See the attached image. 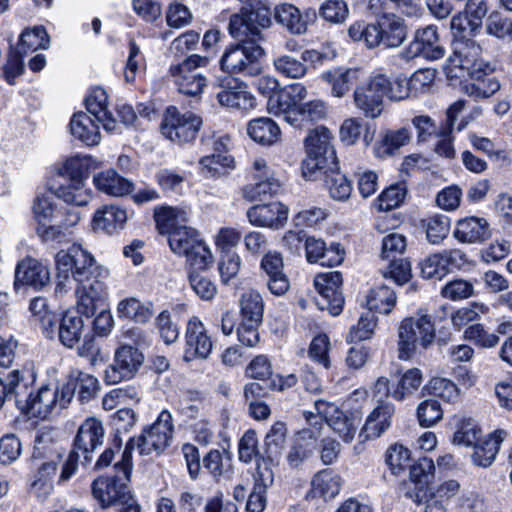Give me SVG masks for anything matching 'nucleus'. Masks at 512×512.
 <instances>
[{"label": "nucleus", "mask_w": 512, "mask_h": 512, "mask_svg": "<svg viewBox=\"0 0 512 512\" xmlns=\"http://www.w3.org/2000/svg\"><path fill=\"white\" fill-rule=\"evenodd\" d=\"M57 269L56 292L66 291L65 282L71 274L78 283L76 296L79 311L87 318L94 315L96 307L106 298L108 271L98 265L91 253L80 244H73L67 251L61 250L55 256Z\"/></svg>", "instance_id": "nucleus-1"}, {"label": "nucleus", "mask_w": 512, "mask_h": 512, "mask_svg": "<svg viewBox=\"0 0 512 512\" xmlns=\"http://www.w3.org/2000/svg\"><path fill=\"white\" fill-rule=\"evenodd\" d=\"M278 86V81L272 77H262L258 80L259 91L268 97L267 109L270 114L282 116L287 123L299 129L326 116L323 101L303 102L307 96V90L302 84L294 83L277 90Z\"/></svg>", "instance_id": "nucleus-2"}, {"label": "nucleus", "mask_w": 512, "mask_h": 512, "mask_svg": "<svg viewBox=\"0 0 512 512\" xmlns=\"http://www.w3.org/2000/svg\"><path fill=\"white\" fill-rule=\"evenodd\" d=\"M89 162V158L79 156L67 159L48 183L50 193L69 205H87L92 198L85 183L89 177Z\"/></svg>", "instance_id": "nucleus-3"}, {"label": "nucleus", "mask_w": 512, "mask_h": 512, "mask_svg": "<svg viewBox=\"0 0 512 512\" xmlns=\"http://www.w3.org/2000/svg\"><path fill=\"white\" fill-rule=\"evenodd\" d=\"M111 477H99L92 482L91 490L94 500L102 509L114 507L119 512H141V506L132 494L121 469Z\"/></svg>", "instance_id": "nucleus-4"}, {"label": "nucleus", "mask_w": 512, "mask_h": 512, "mask_svg": "<svg viewBox=\"0 0 512 512\" xmlns=\"http://www.w3.org/2000/svg\"><path fill=\"white\" fill-rule=\"evenodd\" d=\"M34 375L22 373V384L25 388L17 391L16 406L24 414L31 417L46 418L55 407H62V390L50 385L32 386Z\"/></svg>", "instance_id": "nucleus-5"}, {"label": "nucleus", "mask_w": 512, "mask_h": 512, "mask_svg": "<svg viewBox=\"0 0 512 512\" xmlns=\"http://www.w3.org/2000/svg\"><path fill=\"white\" fill-rule=\"evenodd\" d=\"M240 12L230 17L228 29L235 39L263 40L261 29L270 27L271 10L264 0H241Z\"/></svg>", "instance_id": "nucleus-6"}, {"label": "nucleus", "mask_w": 512, "mask_h": 512, "mask_svg": "<svg viewBox=\"0 0 512 512\" xmlns=\"http://www.w3.org/2000/svg\"><path fill=\"white\" fill-rule=\"evenodd\" d=\"M333 135L324 126L309 131L305 138L307 157L302 162V175L308 180L318 178V171L337 162L336 151L332 145Z\"/></svg>", "instance_id": "nucleus-7"}, {"label": "nucleus", "mask_w": 512, "mask_h": 512, "mask_svg": "<svg viewBox=\"0 0 512 512\" xmlns=\"http://www.w3.org/2000/svg\"><path fill=\"white\" fill-rule=\"evenodd\" d=\"M171 250L186 257L194 270H205L212 263V253L199 238L198 232L185 225L173 229L168 236Z\"/></svg>", "instance_id": "nucleus-8"}, {"label": "nucleus", "mask_w": 512, "mask_h": 512, "mask_svg": "<svg viewBox=\"0 0 512 512\" xmlns=\"http://www.w3.org/2000/svg\"><path fill=\"white\" fill-rule=\"evenodd\" d=\"M435 336V327L429 316L403 319L398 328L399 359H411L417 344L426 349L434 342Z\"/></svg>", "instance_id": "nucleus-9"}, {"label": "nucleus", "mask_w": 512, "mask_h": 512, "mask_svg": "<svg viewBox=\"0 0 512 512\" xmlns=\"http://www.w3.org/2000/svg\"><path fill=\"white\" fill-rule=\"evenodd\" d=\"M226 49L220 59L221 69L228 73L256 76L261 72L260 58L264 49L259 42L246 38Z\"/></svg>", "instance_id": "nucleus-10"}, {"label": "nucleus", "mask_w": 512, "mask_h": 512, "mask_svg": "<svg viewBox=\"0 0 512 512\" xmlns=\"http://www.w3.org/2000/svg\"><path fill=\"white\" fill-rule=\"evenodd\" d=\"M452 49V55L447 59L449 73L453 68H459L467 71L470 77L479 78L483 72L490 70V65L482 60V48L475 40L465 36L454 38Z\"/></svg>", "instance_id": "nucleus-11"}, {"label": "nucleus", "mask_w": 512, "mask_h": 512, "mask_svg": "<svg viewBox=\"0 0 512 512\" xmlns=\"http://www.w3.org/2000/svg\"><path fill=\"white\" fill-rule=\"evenodd\" d=\"M202 123L200 116L190 111L182 114L176 107L170 106L163 115L160 130L165 138L183 144L196 138Z\"/></svg>", "instance_id": "nucleus-12"}, {"label": "nucleus", "mask_w": 512, "mask_h": 512, "mask_svg": "<svg viewBox=\"0 0 512 512\" xmlns=\"http://www.w3.org/2000/svg\"><path fill=\"white\" fill-rule=\"evenodd\" d=\"M209 59L205 56L192 54L186 57L177 65H172L169 69L174 79L178 91L188 96L199 95L206 86V77L199 71L206 67Z\"/></svg>", "instance_id": "nucleus-13"}, {"label": "nucleus", "mask_w": 512, "mask_h": 512, "mask_svg": "<svg viewBox=\"0 0 512 512\" xmlns=\"http://www.w3.org/2000/svg\"><path fill=\"white\" fill-rule=\"evenodd\" d=\"M314 408L344 442L349 443L354 439L359 426L362 424V415L359 411L344 413L335 404L321 399L315 401Z\"/></svg>", "instance_id": "nucleus-14"}, {"label": "nucleus", "mask_w": 512, "mask_h": 512, "mask_svg": "<svg viewBox=\"0 0 512 512\" xmlns=\"http://www.w3.org/2000/svg\"><path fill=\"white\" fill-rule=\"evenodd\" d=\"M314 284L319 294L316 298L318 308L320 310H328L331 315H339L344 304V297L341 291V273L332 271L318 274L315 277Z\"/></svg>", "instance_id": "nucleus-15"}, {"label": "nucleus", "mask_w": 512, "mask_h": 512, "mask_svg": "<svg viewBox=\"0 0 512 512\" xmlns=\"http://www.w3.org/2000/svg\"><path fill=\"white\" fill-rule=\"evenodd\" d=\"M144 361L142 352L131 344L119 347L114 355L113 364L105 370V381L116 384L124 379L132 378Z\"/></svg>", "instance_id": "nucleus-16"}, {"label": "nucleus", "mask_w": 512, "mask_h": 512, "mask_svg": "<svg viewBox=\"0 0 512 512\" xmlns=\"http://www.w3.org/2000/svg\"><path fill=\"white\" fill-rule=\"evenodd\" d=\"M385 85L382 75H376L356 87L353 94L354 104L365 117L376 119L382 114L384 109L382 89L386 87Z\"/></svg>", "instance_id": "nucleus-17"}, {"label": "nucleus", "mask_w": 512, "mask_h": 512, "mask_svg": "<svg viewBox=\"0 0 512 512\" xmlns=\"http://www.w3.org/2000/svg\"><path fill=\"white\" fill-rule=\"evenodd\" d=\"M104 443L102 422L95 418H87L78 428L73 441V451L83 457L82 464L87 466L93 459L94 451Z\"/></svg>", "instance_id": "nucleus-18"}, {"label": "nucleus", "mask_w": 512, "mask_h": 512, "mask_svg": "<svg viewBox=\"0 0 512 512\" xmlns=\"http://www.w3.org/2000/svg\"><path fill=\"white\" fill-rule=\"evenodd\" d=\"M466 255L460 249L434 253L420 263L421 275L426 279H442L453 269H460L466 263Z\"/></svg>", "instance_id": "nucleus-19"}, {"label": "nucleus", "mask_w": 512, "mask_h": 512, "mask_svg": "<svg viewBox=\"0 0 512 512\" xmlns=\"http://www.w3.org/2000/svg\"><path fill=\"white\" fill-rule=\"evenodd\" d=\"M61 390L62 407H66L75 395L80 403L95 398L99 390V382L94 376L75 369L70 372Z\"/></svg>", "instance_id": "nucleus-20"}, {"label": "nucleus", "mask_w": 512, "mask_h": 512, "mask_svg": "<svg viewBox=\"0 0 512 512\" xmlns=\"http://www.w3.org/2000/svg\"><path fill=\"white\" fill-rule=\"evenodd\" d=\"M184 338V359L186 361L205 360L209 357L213 343L204 324L197 317L189 319Z\"/></svg>", "instance_id": "nucleus-21"}, {"label": "nucleus", "mask_w": 512, "mask_h": 512, "mask_svg": "<svg viewBox=\"0 0 512 512\" xmlns=\"http://www.w3.org/2000/svg\"><path fill=\"white\" fill-rule=\"evenodd\" d=\"M409 57L422 56L427 60H438L445 54L444 48L439 44L437 27L428 25L418 29L414 40L407 48Z\"/></svg>", "instance_id": "nucleus-22"}, {"label": "nucleus", "mask_w": 512, "mask_h": 512, "mask_svg": "<svg viewBox=\"0 0 512 512\" xmlns=\"http://www.w3.org/2000/svg\"><path fill=\"white\" fill-rule=\"evenodd\" d=\"M435 465L429 458H421L410 467L409 484L413 488H408L405 496L410 498L415 504H422L427 497V489L434 478Z\"/></svg>", "instance_id": "nucleus-23"}, {"label": "nucleus", "mask_w": 512, "mask_h": 512, "mask_svg": "<svg viewBox=\"0 0 512 512\" xmlns=\"http://www.w3.org/2000/svg\"><path fill=\"white\" fill-rule=\"evenodd\" d=\"M218 103L223 107L248 110L255 106L254 96L247 90V85L235 78H227L216 93Z\"/></svg>", "instance_id": "nucleus-24"}, {"label": "nucleus", "mask_w": 512, "mask_h": 512, "mask_svg": "<svg viewBox=\"0 0 512 512\" xmlns=\"http://www.w3.org/2000/svg\"><path fill=\"white\" fill-rule=\"evenodd\" d=\"M395 414V406L388 401L378 400L377 405L367 416L360 437L364 439H375L386 432L392 424Z\"/></svg>", "instance_id": "nucleus-25"}, {"label": "nucleus", "mask_w": 512, "mask_h": 512, "mask_svg": "<svg viewBox=\"0 0 512 512\" xmlns=\"http://www.w3.org/2000/svg\"><path fill=\"white\" fill-rule=\"evenodd\" d=\"M289 209L280 202L255 205L247 211L251 224L261 227L280 228L288 219Z\"/></svg>", "instance_id": "nucleus-26"}, {"label": "nucleus", "mask_w": 512, "mask_h": 512, "mask_svg": "<svg viewBox=\"0 0 512 512\" xmlns=\"http://www.w3.org/2000/svg\"><path fill=\"white\" fill-rule=\"evenodd\" d=\"M50 282V272L46 265L33 258L21 261L15 270V286L27 285L40 290Z\"/></svg>", "instance_id": "nucleus-27"}, {"label": "nucleus", "mask_w": 512, "mask_h": 512, "mask_svg": "<svg viewBox=\"0 0 512 512\" xmlns=\"http://www.w3.org/2000/svg\"><path fill=\"white\" fill-rule=\"evenodd\" d=\"M255 169L256 183L246 187L245 193L251 200L256 198H264L276 194L280 188L279 181L276 180L264 159H256L253 163Z\"/></svg>", "instance_id": "nucleus-28"}, {"label": "nucleus", "mask_w": 512, "mask_h": 512, "mask_svg": "<svg viewBox=\"0 0 512 512\" xmlns=\"http://www.w3.org/2000/svg\"><path fill=\"white\" fill-rule=\"evenodd\" d=\"M283 259L280 253L269 252L261 261V268L269 277L267 286L270 292L280 296L289 289V280L283 272Z\"/></svg>", "instance_id": "nucleus-29"}, {"label": "nucleus", "mask_w": 512, "mask_h": 512, "mask_svg": "<svg viewBox=\"0 0 512 512\" xmlns=\"http://www.w3.org/2000/svg\"><path fill=\"white\" fill-rule=\"evenodd\" d=\"M93 182L99 191L115 197L126 196L134 190L133 182L120 176L113 169L94 175Z\"/></svg>", "instance_id": "nucleus-30"}, {"label": "nucleus", "mask_w": 512, "mask_h": 512, "mask_svg": "<svg viewBox=\"0 0 512 512\" xmlns=\"http://www.w3.org/2000/svg\"><path fill=\"white\" fill-rule=\"evenodd\" d=\"M81 315H85L77 307L76 311H67L63 314L58 326V336L60 342L67 348H73L79 343L83 331L84 320Z\"/></svg>", "instance_id": "nucleus-31"}, {"label": "nucleus", "mask_w": 512, "mask_h": 512, "mask_svg": "<svg viewBox=\"0 0 512 512\" xmlns=\"http://www.w3.org/2000/svg\"><path fill=\"white\" fill-rule=\"evenodd\" d=\"M308 497L322 498L324 501L333 499L340 492L341 477L330 469L319 471L311 481Z\"/></svg>", "instance_id": "nucleus-32"}, {"label": "nucleus", "mask_w": 512, "mask_h": 512, "mask_svg": "<svg viewBox=\"0 0 512 512\" xmlns=\"http://www.w3.org/2000/svg\"><path fill=\"white\" fill-rule=\"evenodd\" d=\"M490 235L487 221L474 216L459 220L454 231V237L463 243L483 242Z\"/></svg>", "instance_id": "nucleus-33"}, {"label": "nucleus", "mask_w": 512, "mask_h": 512, "mask_svg": "<svg viewBox=\"0 0 512 512\" xmlns=\"http://www.w3.org/2000/svg\"><path fill=\"white\" fill-rule=\"evenodd\" d=\"M323 176L330 196L337 201H346L352 192V185L347 177L340 172L338 161L318 171Z\"/></svg>", "instance_id": "nucleus-34"}, {"label": "nucleus", "mask_w": 512, "mask_h": 512, "mask_svg": "<svg viewBox=\"0 0 512 512\" xmlns=\"http://www.w3.org/2000/svg\"><path fill=\"white\" fill-rule=\"evenodd\" d=\"M98 123L87 113L77 112L70 120V132L86 145H97L101 140Z\"/></svg>", "instance_id": "nucleus-35"}, {"label": "nucleus", "mask_w": 512, "mask_h": 512, "mask_svg": "<svg viewBox=\"0 0 512 512\" xmlns=\"http://www.w3.org/2000/svg\"><path fill=\"white\" fill-rule=\"evenodd\" d=\"M126 221V210L115 205H107L95 212L92 223L95 231L113 234L122 229Z\"/></svg>", "instance_id": "nucleus-36"}, {"label": "nucleus", "mask_w": 512, "mask_h": 512, "mask_svg": "<svg viewBox=\"0 0 512 512\" xmlns=\"http://www.w3.org/2000/svg\"><path fill=\"white\" fill-rule=\"evenodd\" d=\"M107 94L102 88H97L85 100L87 111L93 115L97 122L103 125L106 131H114L116 120L107 109Z\"/></svg>", "instance_id": "nucleus-37"}, {"label": "nucleus", "mask_w": 512, "mask_h": 512, "mask_svg": "<svg viewBox=\"0 0 512 512\" xmlns=\"http://www.w3.org/2000/svg\"><path fill=\"white\" fill-rule=\"evenodd\" d=\"M274 19L278 25L293 35L305 34V22L301 11L294 5L282 3L274 8Z\"/></svg>", "instance_id": "nucleus-38"}, {"label": "nucleus", "mask_w": 512, "mask_h": 512, "mask_svg": "<svg viewBox=\"0 0 512 512\" xmlns=\"http://www.w3.org/2000/svg\"><path fill=\"white\" fill-rule=\"evenodd\" d=\"M145 432L150 438V445L157 449V453L163 451L172 438L173 423L171 413L166 410L162 411L156 422L145 429Z\"/></svg>", "instance_id": "nucleus-39"}, {"label": "nucleus", "mask_w": 512, "mask_h": 512, "mask_svg": "<svg viewBox=\"0 0 512 512\" xmlns=\"http://www.w3.org/2000/svg\"><path fill=\"white\" fill-rule=\"evenodd\" d=\"M247 133L255 142L267 146L275 144L281 135L278 125L266 117L251 120L247 126Z\"/></svg>", "instance_id": "nucleus-40"}, {"label": "nucleus", "mask_w": 512, "mask_h": 512, "mask_svg": "<svg viewBox=\"0 0 512 512\" xmlns=\"http://www.w3.org/2000/svg\"><path fill=\"white\" fill-rule=\"evenodd\" d=\"M150 443V438L145 430H143L137 438H131L126 444L121 461L117 462L114 468L121 469L124 477L128 479L132 470V451L137 448L140 455H150L153 452L157 453V449H154Z\"/></svg>", "instance_id": "nucleus-41"}, {"label": "nucleus", "mask_w": 512, "mask_h": 512, "mask_svg": "<svg viewBox=\"0 0 512 512\" xmlns=\"http://www.w3.org/2000/svg\"><path fill=\"white\" fill-rule=\"evenodd\" d=\"M358 71L346 68H334L322 74L323 81L331 86L332 95L338 98L343 97L355 83Z\"/></svg>", "instance_id": "nucleus-42"}, {"label": "nucleus", "mask_w": 512, "mask_h": 512, "mask_svg": "<svg viewBox=\"0 0 512 512\" xmlns=\"http://www.w3.org/2000/svg\"><path fill=\"white\" fill-rule=\"evenodd\" d=\"M381 44L387 48L399 47L406 39L407 29L404 20L396 15H388L380 22Z\"/></svg>", "instance_id": "nucleus-43"}, {"label": "nucleus", "mask_w": 512, "mask_h": 512, "mask_svg": "<svg viewBox=\"0 0 512 512\" xmlns=\"http://www.w3.org/2000/svg\"><path fill=\"white\" fill-rule=\"evenodd\" d=\"M33 469L35 472L30 484V493L40 501H45L53 491V477L57 467L47 463L41 464V468Z\"/></svg>", "instance_id": "nucleus-44"}, {"label": "nucleus", "mask_w": 512, "mask_h": 512, "mask_svg": "<svg viewBox=\"0 0 512 512\" xmlns=\"http://www.w3.org/2000/svg\"><path fill=\"white\" fill-rule=\"evenodd\" d=\"M241 321L250 323H262L264 313V301L256 290H249L241 295L240 301Z\"/></svg>", "instance_id": "nucleus-45"}, {"label": "nucleus", "mask_w": 512, "mask_h": 512, "mask_svg": "<svg viewBox=\"0 0 512 512\" xmlns=\"http://www.w3.org/2000/svg\"><path fill=\"white\" fill-rule=\"evenodd\" d=\"M287 427L283 422L274 423L264 439L263 458L270 462L277 460L285 446Z\"/></svg>", "instance_id": "nucleus-46"}, {"label": "nucleus", "mask_w": 512, "mask_h": 512, "mask_svg": "<svg viewBox=\"0 0 512 512\" xmlns=\"http://www.w3.org/2000/svg\"><path fill=\"white\" fill-rule=\"evenodd\" d=\"M366 146L373 140V133L360 118L346 119L340 127V139L346 145H354L361 138Z\"/></svg>", "instance_id": "nucleus-47"}, {"label": "nucleus", "mask_w": 512, "mask_h": 512, "mask_svg": "<svg viewBox=\"0 0 512 512\" xmlns=\"http://www.w3.org/2000/svg\"><path fill=\"white\" fill-rule=\"evenodd\" d=\"M348 35L353 41L363 42L368 48L381 45L380 23L367 24L357 21L348 28Z\"/></svg>", "instance_id": "nucleus-48"}, {"label": "nucleus", "mask_w": 512, "mask_h": 512, "mask_svg": "<svg viewBox=\"0 0 512 512\" xmlns=\"http://www.w3.org/2000/svg\"><path fill=\"white\" fill-rule=\"evenodd\" d=\"M396 299V294L391 288L385 285L375 287L367 296L368 312L389 314L396 304Z\"/></svg>", "instance_id": "nucleus-49"}, {"label": "nucleus", "mask_w": 512, "mask_h": 512, "mask_svg": "<svg viewBox=\"0 0 512 512\" xmlns=\"http://www.w3.org/2000/svg\"><path fill=\"white\" fill-rule=\"evenodd\" d=\"M120 317L132 319L137 323L148 322L153 315L152 303H141L136 298L122 300L117 307Z\"/></svg>", "instance_id": "nucleus-50"}, {"label": "nucleus", "mask_w": 512, "mask_h": 512, "mask_svg": "<svg viewBox=\"0 0 512 512\" xmlns=\"http://www.w3.org/2000/svg\"><path fill=\"white\" fill-rule=\"evenodd\" d=\"M154 219L159 233L167 234L168 236H170V232H172L174 228L182 226L181 221H186L184 211L169 206L156 208L154 211Z\"/></svg>", "instance_id": "nucleus-51"}, {"label": "nucleus", "mask_w": 512, "mask_h": 512, "mask_svg": "<svg viewBox=\"0 0 512 512\" xmlns=\"http://www.w3.org/2000/svg\"><path fill=\"white\" fill-rule=\"evenodd\" d=\"M199 164L205 176L218 178L234 167V159L226 154H212L202 157Z\"/></svg>", "instance_id": "nucleus-52"}, {"label": "nucleus", "mask_w": 512, "mask_h": 512, "mask_svg": "<svg viewBox=\"0 0 512 512\" xmlns=\"http://www.w3.org/2000/svg\"><path fill=\"white\" fill-rule=\"evenodd\" d=\"M60 454L54 449V446L45 441L43 437L36 438L33 451L30 457L31 468H41V464H51L58 466Z\"/></svg>", "instance_id": "nucleus-53"}, {"label": "nucleus", "mask_w": 512, "mask_h": 512, "mask_svg": "<svg viewBox=\"0 0 512 512\" xmlns=\"http://www.w3.org/2000/svg\"><path fill=\"white\" fill-rule=\"evenodd\" d=\"M427 240L433 245H439L448 236L450 219L445 215H434L422 221Z\"/></svg>", "instance_id": "nucleus-54"}, {"label": "nucleus", "mask_w": 512, "mask_h": 512, "mask_svg": "<svg viewBox=\"0 0 512 512\" xmlns=\"http://www.w3.org/2000/svg\"><path fill=\"white\" fill-rule=\"evenodd\" d=\"M49 36L43 26H36L33 29H26L20 35L17 49L26 54L29 50L47 49L49 47Z\"/></svg>", "instance_id": "nucleus-55"}, {"label": "nucleus", "mask_w": 512, "mask_h": 512, "mask_svg": "<svg viewBox=\"0 0 512 512\" xmlns=\"http://www.w3.org/2000/svg\"><path fill=\"white\" fill-rule=\"evenodd\" d=\"M382 79L386 82V87L382 89L383 94L391 101H402L413 94V87L410 79L405 75H398L393 80L382 75Z\"/></svg>", "instance_id": "nucleus-56"}, {"label": "nucleus", "mask_w": 512, "mask_h": 512, "mask_svg": "<svg viewBox=\"0 0 512 512\" xmlns=\"http://www.w3.org/2000/svg\"><path fill=\"white\" fill-rule=\"evenodd\" d=\"M29 310L35 320L40 323L41 328L46 335L50 336L53 334L54 330L52 328L56 325V317L54 313L48 309L47 300L43 297H36L32 299L29 305Z\"/></svg>", "instance_id": "nucleus-57"}, {"label": "nucleus", "mask_w": 512, "mask_h": 512, "mask_svg": "<svg viewBox=\"0 0 512 512\" xmlns=\"http://www.w3.org/2000/svg\"><path fill=\"white\" fill-rule=\"evenodd\" d=\"M485 29L487 34L501 40L512 41V28L510 17L504 16L499 11H493L486 19Z\"/></svg>", "instance_id": "nucleus-58"}, {"label": "nucleus", "mask_w": 512, "mask_h": 512, "mask_svg": "<svg viewBox=\"0 0 512 512\" xmlns=\"http://www.w3.org/2000/svg\"><path fill=\"white\" fill-rule=\"evenodd\" d=\"M501 439L499 437H490L474 445L472 459L474 464L481 467H488L492 464L496 454L499 451Z\"/></svg>", "instance_id": "nucleus-59"}, {"label": "nucleus", "mask_w": 512, "mask_h": 512, "mask_svg": "<svg viewBox=\"0 0 512 512\" xmlns=\"http://www.w3.org/2000/svg\"><path fill=\"white\" fill-rule=\"evenodd\" d=\"M491 71L492 68L490 67V70H486L485 73L483 72L479 78L471 77V79L475 80L476 83L467 87V91L470 96L477 99L489 98L500 89L498 80L493 76H489V72Z\"/></svg>", "instance_id": "nucleus-60"}, {"label": "nucleus", "mask_w": 512, "mask_h": 512, "mask_svg": "<svg viewBox=\"0 0 512 512\" xmlns=\"http://www.w3.org/2000/svg\"><path fill=\"white\" fill-rule=\"evenodd\" d=\"M424 390L434 397L440 398L445 402H454L459 395V390L451 380L446 378H433L424 387Z\"/></svg>", "instance_id": "nucleus-61"}, {"label": "nucleus", "mask_w": 512, "mask_h": 512, "mask_svg": "<svg viewBox=\"0 0 512 512\" xmlns=\"http://www.w3.org/2000/svg\"><path fill=\"white\" fill-rule=\"evenodd\" d=\"M421 383V371L418 368L408 369L400 378L397 388L392 392V397L397 401H402L416 391Z\"/></svg>", "instance_id": "nucleus-62"}, {"label": "nucleus", "mask_w": 512, "mask_h": 512, "mask_svg": "<svg viewBox=\"0 0 512 512\" xmlns=\"http://www.w3.org/2000/svg\"><path fill=\"white\" fill-rule=\"evenodd\" d=\"M349 15V9L343 0H326L319 8V16L331 24L343 23Z\"/></svg>", "instance_id": "nucleus-63"}, {"label": "nucleus", "mask_w": 512, "mask_h": 512, "mask_svg": "<svg viewBox=\"0 0 512 512\" xmlns=\"http://www.w3.org/2000/svg\"><path fill=\"white\" fill-rule=\"evenodd\" d=\"M239 460L250 463L252 460H260L263 452L258 447V438L254 430L246 431L238 444Z\"/></svg>", "instance_id": "nucleus-64"}]
</instances>
